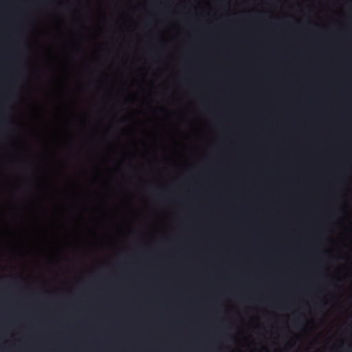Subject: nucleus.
Segmentation results:
<instances>
[{"label": "nucleus", "instance_id": "f03ea898", "mask_svg": "<svg viewBox=\"0 0 352 352\" xmlns=\"http://www.w3.org/2000/svg\"><path fill=\"white\" fill-rule=\"evenodd\" d=\"M297 322H298V323H300V319H298V320H297Z\"/></svg>", "mask_w": 352, "mask_h": 352}, {"label": "nucleus", "instance_id": "7ed1b4c3", "mask_svg": "<svg viewBox=\"0 0 352 352\" xmlns=\"http://www.w3.org/2000/svg\"><path fill=\"white\" fill-rule=\"evenodd\" d=\"M1 280V278H0V280Z\"/></svg>", "mask_w": 352, "mask_h": 352}, {"label": "nucleus", "instance_id": "f257e3e1", "mask_svg": "<svg viewBox=\"0 0 352 352\" xmlns=\"http://www.w3.org/2000/svg\"><path fill=\"white\" fill-rule=\"evenodd\" d=\"M0 99H3V95H0ZM2 100L0 101V128L3 125L4 121L6 120L5 118V111L3 109L2 107Z\"/></svg>", "mask_w": 352, "mask_h": 352}]
</instances>
